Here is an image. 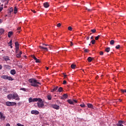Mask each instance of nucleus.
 <instances>
[{"mask_svg": "<svg viewBox=\"0 0 126 126\" xmlns=\"http://www.w3.org/2000/svg\"><path fill=\"white\" fill-rule=\"evenodd\" d=\"M7 99H8V100L14 99V100H16V101H19V100H20V98L18 97V94L16 93L9 94L7 96Z\"/></svg>", "mask_w": 126, "mask_h": 126, "instance_id": "obj_1", "label": "nucleus"}, {"mask_svg": "<svg viewBox=\"0 0 126 126\" xmlns=\"http://www.w3.org/2000/svg\"><path fill=\"white\" fill-rule=\"evenodd\" d=\"M29 82L30 83H31V85L32 86H33V87H37L38 84H41L40 82L37 81V80L35 79H30L29 80Z\"/></svg>", "mask_w": 126, "mask_h": 126, "instance_id": "obj_2", "label": "nucleus"}, {"mask_svg": "<svg viewBox=\"0 0 126 126\" xmlns=\"http://www.w3.org/2000/svg\"><path fill=\"white\" fill-rule=\"evenodd\" d=\"M37 99H40V100H37V107H38V108H43L44 106H45V104H44V102H43V99H42L41 98H38Z\"/></svg>", "mask_w": 126, "mask_h": 126, "instance_id": "obj_3", "label": "nucleus"}, {"mask_svg": "<svg viewBox=\"0 0 126 126\" xmlns=\"http://www.w3.org/2000/svg\"><path fill=\"white\" fill-rule=\"evenodd\" d=\"M1 78H2V79H5V80H9L10 81H12V80H14L12 77L6 75H2L1 76Z\"/></svg>", "mask_w": 126, "mask_h": 126, "instance_id": "obj_4", "label": "nucleus"}, {"mask_svg": "<svg viewBox=\"0 0 126 126\" xmlns=\"http://www.w3.org/2000/svg\"><path fill=\"white\" fill-rule=\"evenodd\" d=\"M41 99L38 98H34L32 99V97L29 98V103H32V102H37V101H40Z\"/></svg>", "mask_w": 126, "mask_h": 126, "instance_id": "obj_5", "label": "nucleus"}, {"mask_svg": "<svg viewBox=\"0 0 126 126\" xmlns=\"http://www.w3.org/2000/svg\"><path fill=\"white\" fill-rule=\"evenodd\" d=\"M52 107L53 109H55V110H60V106L57 104H53Z\"/></svg>", "mask_w": 126, "mask_h": 126, "instance_id": "obj_6", "label": "nucleus"}, {"mask_svg": "<svg viewBox=\"0 0 126 126\" xmlns=\"http://www.w3.org/2000/svg\"><path fill=\"white\" fill-rule=\"evenodd\" d=\"M31 114H34V115H39V113L38 110H32L31 111Z\"/></svg>", "mask_w": 126, "mask_h": 126, "instance_id": "obj_7", "label": "nucleus"}, {"mask_svg": "<svg viewBox=\"0 0 126 126\" xmlns=\"http://www.w3.org/2000/svg\"><path fill=\"white\" fill-rule=\"evenodd\" d=\"M21 55H22V51H20L19 53H18L16 54L17 58L19 59L21 58Z\"/></svg>", "mask_w": 126, "mask_h": 126, "instance_id": "obj_8", "label": "nucleus"}, {"mask_svg": "<svg viewBox=\"0 0 126 126\" xmlns=\"http://www.w3.org/2000/svg\"><path fill=\"white\" fill-rule=\"evenodd\" d=\"M43 5L44 7H45L46 8H48V7L50 6V5L49 4V2H46L44 3H43Z\"/></svg>", "mask_w": 126, "mask_h": 126, "instance_id": "obj_9", "label": "nucleus"}, {"mask_svg": "<svg viewBox=\"0 0 126 126\" xmlns=\"http://www.w3.org/2000/svg\"><path fill=\"white\" fill-rule=\"evenodd\" d=\"M39 48H40V49L44 50V51H46V52H48V48H47V47H45L44 46H39Z\"/></svg>", "mask_w": 126, "mask_h": 126, "instance_id": "obj_10", "label": "nucleus"}, {"mask_svg": "<svg viewBox=\"0 0 126 126\" xmlns=\"http://www.w3.org/2000/svg\"><path fill=\"white\" fill-rule=\"evenodd\" d=\"M10 73H11V74H12V75H14V74H15L16 73V71H15V69H12L10 71Z\"/></svg>", "mask_w": 126, "mask_h": 126, "instance_id": "obj_11", "label": "nucleus"}, {"mask_svg": "<svg viewBox=\"0 0 126 126\" xmlns=\"http://www.w3.org/2000/svg\"><path fill=\"white\" fill-rule=\"evenodd\" d=\"M0 118L2 119V120H4L5 119V116H3V114L1 112H0Z\"/></svg>", "mask_w": 126, "mask_h": 126, "instance_id": "obj_12", "label": "nucleus"}, {"mask_svg": "<svg viewBox=\"0 0 126 126\" xmlns=\"http://www.w3.org/2000/svg\"><path fill=\"white\" fill-rule=\"evenodd\" d=\"M87 105H88V108H90V109H94L93 105H92V104L88 103Z\"/></svg>", "mask_w": 126, "mask_h": 126, "instance_id": "obj_13", "label": "nucleus"}, {"mask_svg": "<svg viewBox=\"0 0 126 126\" xmlns=\"http://www.w3.org/2000/svg\"><path fill=\"white\" fill-rule=\"evenodd\" d=\"M67 102H68V103H69V104H70V105H73V101L71 99H68L67 100Z\"/></svg>", "mask_w": 126, "mask_h": 126, "instance_id": "obj_14", "label": "nucleus"}, {"mask_svg": "<svg viewBox=\"0 0 126 126\" xmlns=\"http://www.w3.org/2000/svg\"><path fill=\"white\" fill-rule=\"evenodd\" d=\"M58 88H59L58 86L56 87L53 90H52L51 92H55V91H57V90H58Z\"/></svg>", "mask_w": 126, "mask_h": 126, "instance_id": "obj_15", "label": "nucleus"}, {"mask_svg": "<svg viewBox=\"0 0 126 126\" xmlns=\"http://www.w3.org/2000/svg\"><path fill=\"white\" fill-rule=\"evenodd\" d=\"M12 34H13V32H9L8 33V37L9 38H10V37H11V35H12Z\"/></svg>", "mask_w": 126, "mask_h": 126, "instance_id": "obj_16", "label": "nucleus"}, {"mask_svg": "<svg viewBox=\"0 0 126 126\" xmlns=\"http://www.w3.org/2000/svg\"><path fill=\"white\" fill-rule=\"evenodd\" d=\"M110 50H111V48L110 47H107L105 49V52H106V53H109V52H110Z\"/></svg>", "mask_w": 126, "mask_h": 126, "instance_id": "obj_17", "label": "nucleus"}, {"mask_svg": "<svg viewBox=\"0 0 126 126\" xmlns=\"http://www.w3.org/2000/svg\"><path fill=\"white\" fill-rule=\"evenodd\" d=\"M118 124L122 125V124H126V122H125V121H119Z\"/></svg>", "mask_w": 126, "mask_h": 126, "instance_id": "obj_18", "label": "nucleus"}, {"mask_svg": "<svg viewBox=\"0 0 126 126\" xmlns=\"http://www.w3.org/2000/svg\"><path fill=\"white\" fill-rule=\"evenodd\" d=\"M6 106H8V107H10V101H7L5 103Z\"/></svg>", "mask_w": 126, "mask_h": 126, "instance_id": "obj_19", "label": "nucleus"}, {"mask_svg": "<svg viewBox=\"0 0 126 126\" xmlns=\"http://www.w3.org/2000/svg\"><path fill=\"white\" fill-rule=\"evenodd\" d=\"M16 51L15 53L16 54H18V53H19V47H16Z\"/></svg>", "mask_w": 126, "mask_h": 126, "instance_id": "obj_20", "label": "nucleus"}, {"mask_svg": "<svg viewBox=\"0 0 126 126\" xmlns=\"http://www.w3.org/2000/svg\"><path fill=\"white\" fill-rule=\"evenodd\" d=\"M3 59L6 62H7V61H9V57H4Z\"/></svg>", "mask_w": 126, "mask_h": 126, "instance_id": "obj_21", "label": "nucleus"}, {"mask_svg": "<svg viewBox=\"0 0 126 126\" xmlns=\"http://www.w3.org/2000/svg\"><path fill=\"white\" fill-rule=\"evenodd\" d=\"M16 104V102H10V106H15Z\"/></svg>", "mask_w": 126, "mask_h": 126, "instance_id": "obj_22", "label": "nucleus"}, {"mask_svg": "<svg viewBox=\"0 0 126 126\" xmlns=\"http://www.w3.org/2000/svg\"><path fill=\"white\" fill-rule=\"evenodd\" d=\"M88 62H89V63H91V62H92V58L91 57H89L88 58Z\"/></svg>", "mask_w": 126, "mask_h": 126, "instance_id": "obj_23", "label": "nucleus"}, {"mask_svg": "<svg viewBox=\"0 0 126 126\" xmlns=\"http://www.w3.org/2000/svg\"><path fill=\"white\" fill-rule=\"evenodd\" d=\"M14 13H15V14H16L17 13V8H16V7H14Z\"/></svg>", "mask_w": 126, "mask_h": 126, "instance_id": "obj_24", "label": "nucleus"}, {"mask_svg": "<svg viewBox=\"0 0 126 126\" xmlns=\"http://www.w3.org/2000/svg\"><path fill=\"white\" fill-rule=\"evenodd\" d=\"M15 46L16 48L19 47V43H18L17 42H16L15 43Z\"/></svg>", "mask_w": 126, "mask_h": 126, "instance_id": "obj_25", "label": "nucleus"}, {"mask_svg": "<svg viewBox=\"0 0 126 126\" xmlns=\"http://www.w3.org/2000/svg\"><path fill=\"white\" fill-rule=\"evenodd\" d=\"M110 45H113L115 44V40H111L110 42Z\"/></svg>", "mask_w": 126, "mask_h": 126, "instance_id": "obj_26", "label": "nucleus"}, {"mask_svg": "<svg viewBox=\"0 0 126 126\" xmlns=\"http://www.w3.org/2000/svg\"><path fill=\"white\" fill-rule=\"evenodd\" d=\"M75 66H76V65H75L74 64H72L71 65V68H73V69L75 68Z\"/></svg>", "mask_w": 126, "mask_h": 126, "instance_id": "obj_27", "label": "nucleus"}, {"mask_svg": "<svg viewBox=\"0 0 126 126\" xmlns=\"http://www.w3.org/2000/svg\"><path fill=\"white\" fill-rule=\"evenodd\" d=\"M47 98L48 100H52V96L51 95H48Z\"/></svg>", "mask_w": 126, "mask_h": 126, "instance_id": "obj_28", "label": "nucleus"}, {"mask_svg": "<svg viewBox=\"0 0 126 126\" xmlns=\"http://www.w3.org/2000/svg\"><path fill=\"white\" fill-rule=\"evenodd\" d=\"M63 91V88L60 87L58 89V92H62Z\"/></svg>", "mask_w": 126, "mask_h": 126, "instance_id": "obj_29", "label": "nucleus"}, {"mask_svg": "<svg viewBox=\"0 0 126 126\" xmlns=\"http://www.w3.org/2000/svg\"><path fill=\"white\" fill-rule=\"evenodd\" d=\"M68 30H69V31H72V27L69 26L68 27Z\"/></svg>", "mask_w": 126, "mask_h": 126, "instance_id": "obj_30", "label": "nucleus"}, {"mask_svg": "<svg viewBox=\"0 0 126 126\" xmlns=\"http://www.w3.org/2000/svg\"><path fill=\"white\" fill-rule=\"evenodd\" d=\"M20 29H21V27H18L17 29V32L18 33H19L20 32Z\"/></svg>", "mask_w": 126, "mask_h": 126, "instance_id": "obj_31", "label": "nucleus"}, {"mask_svg": "<svg viewBox=\"0 0 126 126\" xmlns=\"http://www.w3.org/2000/svg\"><path fill=\"white\" fill-rule=\"evenodd\" d=\"M91 32H92L93 33H95L96 32V29H93L91 30Z\"/></svg>", "mask_w": 126, "mask_h": 126, "instance_id": "obj_32", "label": "nucleus"}, {"mask_svg": "<svg viewBox=\"0 0 126 126\" xmlns=\"http://www.w3.org/2000/svg\"><path fill=\"white\" fill-rule=\"evenodd\" d=\"M63 98H64V99H66V98H67V97H68L67 94H64L63 95Z\"/></svg>", "mask_w": 126, "mask_h": 126, "instance_id": "obj_33", "label": "nucleus"}, {"mask_svg": "<svg viewBox=\"0 0 126 126\" xmlns=\"http://www.w3.org/2000/svg\"><path fill=\"white\" fill-rule=\"evenodd\" d=\"M95 39H93L91 41V43H92V44H93V45H94V44H95Z\"/></svg>", "mask_w": 126, "mask_h": 126, "instance_id": "obj_34", "label": "nucleus"}, {"mask_svg": "<svg viewBox=\"0 0 126 126\" xmlns=\"http://www.w3.org/2000/svg\"><path fill=\"white\" fill-rule=\"evenodd\" d=\"M121 91L122 93H126V90H121Z\"/></svg>", "mask_w": 126, "mask_h": 126, "instance_id": "obj_35", "label": "nucleus"}, {"mask_svg": "<svg viewBox=\"0 0 126 126\" xmlns=\"http://www.w3.org/2000/svg\"><path fill=\"white\" fill-rule=\"evenodd\" d=\"M34 61H35L36 63H40V60L37 58H35V60H34Z\"/></svg>", "mask_w": 126, "mask_h": 126, "instance_id": "obj_36", "label": "nucleus"}, {"mask_svg": "<svg viewBox=\"0 0 126 126\" xmlns=\"http://www.w3.org/2000/svg\"><path fill=\"white\" fill-rule=\"evenodd\" d=\"M3 32H4V30L3 29L0 30V33H1V34H2Z\"/></svg>", "mask_w": 126, "mask_h": 126, "instance_id": "obj_37", "label": "nucleus"}, {"mask_svg": "<svg viewBox=\"0 0 126 126\" xmlns=\"http://www.w3.org/2000/svg\"><path fill=\"white\" fill-rule=\"evenodd\" d=\"M99 38H100V35H98L97 36H96L95 39V40H99Z\"/></svg>", "mask_w": 126, "mask_h": 126, "instance_id": "obj_38", "label": "nucleus"}, {"mask_svg": "<svg viewBox=\"0 0 126 126\" xmlns=\"http://www.w3.org/2000/svg\"><path fill=\"white\" fill-rule=\"evenodd\" d=\"M80 107H82V108H84V107H85V104H80Z\"/></svg>", "mask_w": 126, "mask_h": 126, "instance_id": "obj_39", "label": "nucleus"}, {"mask_svg": "<svg viewBox=\"0 0 126 126\" xmlns=\"http://www.w3.org/2000/svg\"><path fill=\"white\" fill-rule=\"evenodd\" d=\"M121 47V46H120V45H117V46H116V49H120V47Z\"/></svg>", "mask_w": 126, "mask_h": 126, "instance_id": "obj_40", "label": "nucleus"}, {"mask_svg": "<svg viewBox=\"0 0 126 126\" xmlns=\"http://www.w3.org/2000/svg\"><path fill=\"white\" fill-rule=\"evenodd\" d=\"M99 54L100 56H103V55H104V53L102 51H100Z\"/></svg>", "mask_w": 126, "mask_h": 126, "instance_id": "obj_41", "label": "nucleus"}, {"mask_svg": "<svg viewBox=\"0 0 126 126\" xmlns=\"http://www.w3.org/2000/svg\"><path fill=\"white\" fill-rule=\"evenodd\" d=\"M20 90H22L23 91H26V89H25L24 88H22L20 89Z\"/></svg>", "mask_w": 126, "mask_h": 126, "instance_id": "obj_42", "label": "nucleus"}, {"mask_svg": "<svg viewBox=\"0 0 126 126\" xmlns=\"http://www.w3.org/2000/svg\"><path fill=\"white\" fill-rule=\"evenodd\" d=\"M17 126H24V125H22V124H20V123H18V124H17Z\"/></svg>", "mask_w": 126, "mask_h": 126, "instance_id": "obj_43", "label": "nucleus"}, {"mask_svg": "<svg viewBox=\"0 0 126 126\" xmlns=\"http://www.w3.org/2000/svg\"><path fill=\"white\" fill-rule=\"evenodd\" d=\"M31 57L32 58V59H34V60H35L37 58L34 55H31Z\"/></svg>", "mask_w": 126, "mask_h": 126, "instance_id": "obj_44", "label": "nucleus"}, {"mask_svg": "<svg viewBox=\"0 0 126 126\" xmlns=\"http://www.w3.org/2000/svg\"><path fill=\"white\" fill-rule=\"evenodd\" d=\"M89 51H88V49H86L84 50V52L85 53H88Z\"/></svg>", "mask_w": 126, "mask_h": 126, "instance_id": "obj_45", "label": "nucleus"}, {"mask_svg": "<svg viewBox=\"0 0 126 126\" xmlns=\"http://www.w3.org/2000/svg\"><path fill=\"white\" fill-rule=\"evenodd\" d=\"M117 126H124V125H123V124H120L119 123L117 124Z\"/></svg>", "mask_w": 126, "mask_h": 126, "instance_id": "obj_46", "label": "nucleus"}, {"mask_svg": "<svg viewBox=\"0 0 126 126\" xmlns=\"http://www.w3.org/2000/svg\"><path fill=\"white\" fill-rule=\"evenodd\" d=\"M61 26H62V24H61V23H59L57 25V27H61Z\"/></svg>", "mask_w": 126, "mask_h": 126, "instance_id": "obj_47", "label": "nucleus"}, {"mask_svg": "<svg viewBox=\"0 0 126 126\" xmlns=\"http://www.w3.org/2000/svg\"><path fill=\"white\" fill-rule=\"evenodd\" d=\"M9 45H12V40H11L9 42Z\"/></svg>", "mask_w": 126, "mask_h": 126, "instance_id": "obj_48", "label": "nucleus"}, {"mask_svg": "<svg viewBox=\"0 0 126 126\" xmlns=\"http://www.w3.org/2000/svg\"><path fill=\"white\" fill-rule=\"evenodd\" d=\"M63 84H64V85L66 84V81L64 80V81H63Z\"/></svg>", "mask_w": 126, "mask_h": 126, "instance_id": "obj_49", "label": "nucleus"}, {"mask_svg": "<svg viewBox=\"0 0 126 126\" xmlns=\"http://www.w3.org/2000/svg\"><path fill=\"white\" fill-rule=\"evenodd\" d=\"M3 9V7L0 6V12Z\"/></svg>", "mask_w": 126, "mask_h": 126, "instance_id": "obj_50", "label": "nucleus"}, {"mask_svg": "<svg viewBox=\"0 0 126 126\" xmlns=\"http://www.w3.org/2000/svg\"><path fill=\"white\" fill-rule=\"evenodd\" d=\"M86 10H88V11H91V10H92V9H88V8H86Z\"/></svg>", "mask_w": 126, "mask_h": 126, "instance_id": "obj_51", "label": "nucleus"}, {"mask_svg": "<svg viewBox=\"0 0 126 126\" xmlns=\"http://www.w3.org/2000/svg\"><path fill=\"white\" fill-rule=\"evenodd\" d=\"M42 45H43V46H47L48 47H49V45H48V44H46L43 43Z\"/></svg>", "mask_w": 126, "mask_h": 126, "instance_id": "obj_52", "label": "nucleus"}, {"mask_svg": "<svg viewBox=\"0 0 126 126\" xmlns=\"http://www.w3.org/2000/svg\"><path fill=\"white\" fill-rule=\"evenodd\" d=\"M70 46H73V43L71 41H70Z\"/></svg>", "mask_w": 126, "mask_h": 126, "instance_id": "obj_53", "label": "nucleus"}, {"mask_svg": "<svg viewBox=\"0 0 126 126\" xmlns=\"http://www.w3.org/2000/svg\"><path fill=\"white\" fill-rule=\"evenodd\" d=\"M32 11L33 13H36V11H35L34 10H32Z\"/></svg>", "mask_w": 126, "mask_h": 126, "instance_id": "obj_54", "label": "nucleus"}, {"mask_svg": "<svg viewBox=\"0 0 126 126\" xmlns=\"http://www.w3.org/2000/svg\"><path fill=\"white\" fill-rule=\"evenodd\" d=\"M6 126H10V124L8 123L6 125Z\"/></svg>", "mask_w": 126, "mask_h": 126, "instance_id": "obj_55", "label": "nucleus"}, {"mask_svg": "<svg viewBox=\"0 0 126 126\" xmlns=\"http://www.w3.org/2000/svg\"><path fill=\"white\" fill-rule=\"evenodd\" d=\"M91 40H93V39H94V37H93V36H92L91 37Z\"/></svg>", "mask_w": 126, "mask_h": 126, "instance_id": "obj_56", "label": "nucleus"}, {"mask_svg": "<svg viewBox=\"0 0 126 126\" xmlns=\"http://www.w3.org/2000/svg\"><path fill=\"white\" fill-rule=\"evenodd\" d=\"M9 46L11 47V49H12V45L9 44Z\"/></svg>", "mask_w": 126, "mask_h": 126, "instance_id": "obj_57", "label": "nucleus"}, {"mask_svg": "<svg viewBox=\"0 0 126 126\" xmlns=\"http://www.w3.org/2000/svg\"><path fill=\"white\" fill-rule=\"evenodd\" d=\"M73 101H74L75 103H77V100H74Z\"/></svg>", "mask_w": 126, "mask_h": 126, "instance_id": "obj_58", "label": "nucleus"}, {"mask_svg": "<svg viewBox=\"0 0 126 126\" xmlns=\"http://www.w3.org/2000/svg\"><path fill=\"white\" fill-rule=\"evenodd\" d=\"M2 68V66L1 65H0V69H1Z\"/></svg>", "mask_w": 126, "mask_h": 126, "instance_id": "obj_59", "label": "nucleus"}, {"mask_svg": "<svg viewBox=\"0 0 126 126\" xmlns=\"http://www.w3.org/2000/svg\"><path fill=\"white\" fill-rule=\"evenodd\" d=\"M89 38H90V37H89V36H88V37H87V40H89Z\"/></svg>", "mask_w": 126, "mask_h": 126, "instance_id": "obj_60", "label": "nucleus"}, {"mask_svg": "<svg viewBox=\"0 0 126 126\" xmlns=\"http://www.w3.org/2000/svg\"><path fill=\"white\" fill-rule=\"evenodd\" d=\"M46 70H48L49 69V67H46Z\"/></svg>", "mask_w": 126, "mask_h": 126, "instance_id": "obj_61", "label": "nucleus"}, {"mask_svg": "<svg viewBox=\"0 0 126 126\" xmlns=\"http://www.w3.org/2000/svg\"><path fill=\"white\" fill-rule=\"evenodd\" d=\"M1 6H2L1 7H2L3 6V4H1Z\"/></svg>", "mask_w": 126, "mask_h": 126, "instance_id": "obj_62", "label": "nucleus"}, {"mask_svg": "<svg viewBox=\"0 0 126 126\" xmlns=\"http://www.w3.org/2000/svg\"><path fill=\"white\" fill-rule=\"evenodd\" d=\"M64 77H66V75H64Z\"/></svg>", "mask_w": 126, "mask_h": 126, "instance_id": "obj_63", "label": "nucleus"}, {"mask_svg": "<svg viewBox=\"0 0 126 126\" xmlns=\"http://www.w3.org/2000/svg\"><path fill=\"white\" fill-rule=\"evenodd\" d=\"M119 101H120V102H122V99H119Z\"/></svg>", "mask_w": 126, "mask_h": 126, "instance_id": "obj_64", "label": "nucleus"}]
</instances>
